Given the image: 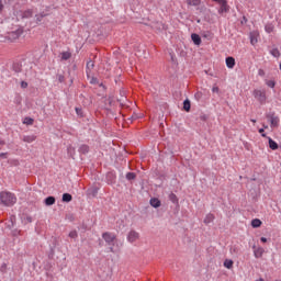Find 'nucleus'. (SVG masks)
Returning a JSON list of instances; mask_svg holds the SVG:
<instances>
[{
    "label": "nucleus",
    "mask_w": 281,
    "mask_h": 281,
    "mask_svg": "<svg viewBox=\"0 0 281 281\" xmlns=\"http://www.w3.org/2000/svg\"><path fill=\"white\" fill-rule=\"evenodd\" d=\"M250 43H251V45H256V43H258V33L257 32L250 33Z\"/></svg>",
    "instance_id": "nucleus-16"
},
{
    "label": "nucleus",
    "mask_w": 281,
    "mask_h": 281,
    "mask_svg": "<svg viewBox=\"0 0 281 281\" xmlns=\"http://www.w3.org/2000/svg\"><path fill=\"white\" fill-rule=\"evenodd\" d=\"M191 40L193 41L194 45H201V36H199V34L193 33L191 35Z\"/></svg>",
    "instance_id": "nucleus-14"
},
{
    "label": "nucleus",
    "mask_w": 281,
    "mask_h": 281,
    "mask_svg": "<svg viewBox=\"0 0 281 281\" xmlns=\"http://www.w3.org/2000/svg\"><path fill=\"white\" fill-rule=\"evenodd\" d=\"M190 106H191L190 100H184V102H183L184 111L190 112Z\"/></svg>",
    "instance_id": "nucleus-25"
},
{
    "label": "nucleus",
    "mask_w": 281,
    "mask_h": 281,
    "mask_svg": "<svg viewBox=\"0 0 281 281\" xmlns=\"http://www.w3.org/2000/svg\"><path fill=\"white\" fill-rule=\"evenodd\" d=\"M102 238L108 245H113V243H115L116 236L113 233L106 232L102 234Z\"/></svg>",
    "instance_id": "nucleus-5"
},
{
    "label": "nucleus",
    "mask_w": 281,
    "mask_h": 281,
    "mask_svg": "<svg viewBox=\"0 0 281 281\" xmlns=\"http://www.w3.org/2000/svg\"><path fill=\"white\" fill-rule=\"evenodd\" d=\"M45 205H54L56 203V198L54 196H48L44 200Z\"/></svg>",
    "instance_id": "nucleus-17"
},
{
    "label": "nucleus",
    "mask_w": 281,
    "mask_h": 281,
    "mask_svg": "<svg viewBox=\"0 0 281 281\" xmlns=\"http://www.w3.org/2000/svg\"><path fill=\"white\" fill-rule=\"evenodd\" d=\"M259 133H260L261 137H267V134H265V128H260Z\"/></svg>",
    "instance_id": "nucleus-37"
},
{
    "label": "nucleus",
    "mask_w": 281,
    "mask_h": 281,
    "mask_svg": "<svg viewBox=\"0 0 281 281\" xmlns=\"http://www.w3.org/2000/svg\"><path fill=\"white\" fill-rule=\"evenodd\" d=\"M169 199H170V201H172V203H177V195L175 193H171L169 195Z\"/></svg>",
    "instance_id": "nucleus-29"
},
{
    "label": "nucleus",
    "mask_w": 281,
    "mask_h": 281,
    "mask_svg": "<svg viewBox=\"0 0 281 281\" xmlns=\"http://www.w3.org/2000/svg\"><path fill=\"white\" fill-rule=\"evenodd\" d=\"M24 124H29V125L34 124V119H25Z\"/></svg>",
    "instance_id": "nucleus-33"
},
{
    "label": "nucleus",
    "mask_w": 281,
    "mask_h": 281,
    "mask_svg": "<svg viewBox=\"0 0 281 281\" xmlns=\"http://www.w3.org/2000/svg\"><path fill=\"white\" fill-rule=\"evenodd\" d=\"M280 69H281V64H280Z\"/></svg>",
    "instance_id": "nucleus-50"
},
{
    "label": "nucleus",
    "mask_w": 281,
    "mask_h": 281,
    "mask_svg": "<svg viewBox=\"0 0 281 281\" xmlns=\"http://www.w3.org/2000/svg\"><path fill=\"white\" fill-rule=\"evenodd\" d=\"M267 139L269 144V148L271 150H278V143H276V140H273L271 137H267Z\"/></svg>",
    "instance_id": "nucleus-11"
},
{
    "label": "nucleus",
    "mask_w": 281,
    "mask_h": 281,
    "mask_svg": "<svg viewBox=\"0 0 281 281\" xmlns=\"http://www.w3.org/2000/svg\"><path fill=\"white\" fill-rule=\"evenodd\" d=\"M0 159H8V153H1Z\"/></svg>",
    "instance_id": "nucleus-34"
},
{
    "label": "nucleus",
    "mask_w": 281,
    "mask_h": 281,
    "mask_svg": "<svg viewBox=\"0 0 281 281\" xmlns=\"http://www.w3.org/2000/svg\"><path fill=\"white\" fill-rule=\"evenodd\" d=\"M110 251H112V252L114 251V250H113V247L110 248Z\"/></svg>",
    "instance_id": "nucleus-47"
},
{
    "label": "nucleus",
    "mask_w": 281,
    "mask_h": 281,
    "mask_svg": "<svg viewBox=\"0 0 281 281\" xmlns=\"http://www.w3.org/2000/svg\"><path fill=\"white\" fill-rule=\"evenodd\" d=\"M250 122H252V124H256V120L251 119Z\"/></svg>",
    "instance_id": "nucleus-45"
},
{
    "label": "nucleus",
    "mask_w": 281,
    "mask_h": 281,
    "mask_svg": "<svg viewBox=\"0 0 281 281\" xmlns=\"http://www.w3.org/2000/svg\"><path fill=\"white\" fill-rule=\"evenodd\" d=\"M27 223H32V216L26 217Z\"/></svg>",
    "instance_id": "nucleus-42"
},
{
    "label": "nucleus",
    "mask_w": 281,
    "mask_h": 281,
    "mask_svg": "<svg viewBox=\"0 0 281 281\" xmlns=\"http://www.w3.org/2000/svg\"><path fill=\"white\" fill-rule=\"evenodd\" d=\"M126 177H135V173L134 172H128V173H126Z\"/></svg>",
    "instance_id": "nucleus-41"
},
{
    "label": "nucleus",
    "mask_w": 281,
    "mask_h": 281,
    "mask_svg": "<svg viewBox=\"0 0 281 281\" xmlns=\"http://www.w3.org/2000/svg\"><path fill=\"white\" fill-rule=\"evenodd\" d=\"M224 267H225L226 269H233V268H234V260H232V259H225V261H224Z\"/></svg>",
    "instance_id": "nucleus-18"
},
{
    "label": "nucleus",
    "mask_w": 281,
    "mask_h": 281,
    "mask_svg": "<svg viewBox=\"0 0 281 281\" xmlns=\"http://www.w3.org/2000/svg\"><path fill=\"white\" fill-rule=\"evenodd\" d=\"M3 12V1L0 0V13Z\"/></svg>",
    "instance_id": "nucleus-39"
},
{
    "label": "nucleus",
    "mask_w": 281,
    "mask_h": 281,
    "mask_svg": "<svg viewBox=\"0 0 281 281\" xmlns=\"http://www.w3.org/2000/svg\"><path fill=\"white\" fill-rule=\"evenodd\" d=\"M188 5H201V0H187Z\"/></svg>",
    "instance_id": "nucleus-22"
},
{
    "label": "nucleus",
    "mask_w": 281,
    "mask_h": 281,
    "mask_svg": "<svg viewBox=\"0 0 281 281\" xmlns=\"http://www.w3.org/2000/svg\"><path fill=\"white\" fill-rule=\"evenodd\" d=\"M58 82H65V75H57Z\"/></svg>",
    "instance_id": "nucleus-30"
},
{
    "label": "nucleus",
    "mask_w": 281,
    "mask_h": 281,
    "mask_svg": "<svg viewBox=\"0 0 281 281\" xmlns=\"http://www.w3.org/2000/svg\"><path fill=\"white\" fill-rule=\"evenodd\" d=\"M263 128H269V126H267V125H263Z\"/></svg>",
    "instance_id": "nucleus-46"
},
{
    "label": "nucleus",
    "mask_w": 281,
    "mask_h": 281,
    "mask_svg": "<svg viewBox=\"0 0 281 281\" xmlns=\"http://www.w3.org/2000/svg\"><path fill=\"white\" fill-rule=\"evenodd\" d=\"M80 109H78V108H76V113H77V115H80Z\"/></svg>",
    "instance_id": "nucleus-44"
},
{
    "label": "nucleus",
    "mask_w": 281,
    "mask_h": 281,
    "mask_svg": "<svg viewBox=\"0 0 281 281\" xmlns=\"http://www.w3.org/2000/svg\"><path fill=\"white\" fill-rule=\"evenodd\" d=\"M151 207H161V201L157 198H151L149 201Z\"/></svg>",
    "instance_id": "nucleus-12"
},
{
    "label": "nucleus",
    "mask_w": 281,
    "mask_h": 281,
    "mask_svg": "<svg viewBox=\"0 0 281 281\" xmlns=\"http://www.w3.org/2000/svg\"><path fill=\"white\" fill-rule=\"evenodd\" d=\"M260 240H261V243H267V238L266 237H261Z\"/></svg>",
    "instance_id": "nucleus-43"
},
{
    "label": "nucleus",
    "mask_w": 281,
    "mask_h": 281,
    "mask_svg": "<svg viewBox=\"0 0 281 281\" xmlns=\"http://www.w3.org/2000/svg\"><path fill=\"white\" fill-rule=\"evenodd\" d=\"M252 95L258 100V102H260V104H265V102H267V91L265 90L256 89L254 90Z\"/></svg>",
    "instance_id": "nucleus-2"
},
{
    "label": "nucleus",
    "mask_w": 281,
    "mask_h": 281,
    "mask_svg": "<svg viewBox=\"0 0 281 281\" xmlns=\"http://www.w3.org/2000/svg\"><path fill=\"white\" fill-rule=\"evenodd\" d=\"M100 191V186H93L90 189H88L87 194L88 196H92L95 199L98 196V192Z\"/></svg>",
    "instance_id": "nucleus-7"
},
{
    "label": "nucleus",
    "mask_w": 281,
    "mask_h": 281,
    "mask_svg": "<svg viewBox=\"0 0 281 281\" xmlns=\"http://www.w3.org/2000/svg\"><path fill=\"white\" fill-rule=\"evenodd\" d=\"M21 88L22 89H27V82L26 81H22L21 82Z\"/></svg>",
    "instance_id": "nucleus-36"
},
{
    "label": "nucleus",
    "mask_w": 281,
    "mask_h": 281,
    "mask_svg": "<svg viewBox=\"0 0 281 281\" xmlns=\"http://www.w3.org/2000/svg\"><path fill=\"white\" fill-rule=\"evenodd\" d=\"M262 225V221H260L259 218H255L251 221V227L254 228H258Z\"/></svg>",
    "instance_id": "nucleus-20"
},
{
    "label": "nucleus",
    "mask_w": 281,
    "mask_h": 281,
    "mask_svg": "<svg viewBox=\"0 0 281 281\" xmlns=\"http://www.w3.org/2000/svg\"><path fill=\"white\" fill-rule=\"evenodd\" d=\"M87 69H93V61H89L87 64Z\"/></svg>",
    "instance_id": "nucleus-35"
},
{
    "label": "nucleus",
    "mask_w": 281,
    "mask_h": 281,
    "mask_svg": "<svg viewBox=\"0 0 281 281\" xmlns=\"http://www.w3.org/2000/svg\"><path fill=\"white\" fill-rule=\"evenodd\" d=\"M266 85H267L268 87H270V89H273V88L276 87V81L269 80V81L266 82Z\"/></svg>",
    "instance_id": "nucleus-28"
},
{
    "label": "nucleus",
    "mask_w": 281,
    "mask_h": 281,
    "mask_svg": "<svg viewBox=\"0 0 281 281\" xmlns=\"http://www.w3.org/2000/svg\"><path fill=\"white\" fill-rule=\"evenodd\" d=\"M81 153H89V146L83 145L80 147Z\"/></svg>",
    "instance_id": "nucleus-31"
},
{
    "label": "nucleus",
    "mask_w": 281,
    "mask_h": 281,
    "mask_svg": "<svg viewBox=\"0 0 281 281\" xmlns=\"http://www.w3.org/2000/svg\"><path fill=\"white\" fill-rule=\"evenodd\" d=\"M108 183H113V182H111V181L108 180Z\"/></svg>",
    "instance_id": "nucleus-48"
},
{
    "label": "nucleus",
    "mask_w": 281,
    "mask_h": 281,
    "mask_svg": "<svg viewBox=\"0 0 281 281\" xmlns=\"http://www.w3.org/2000/svg\"><path fill=\"white\" fill-rule=\"evenodd\" d=\"M273 30H276V26L272 23L266 24L265 31L267 32V34H271V32H273Z\"/></svg>",
    "instance_id": "nucleus-19"
},
{
    "label": "nucleus",
    "mask_w": 281,
    "mask_h": 281,
    "mask_svg": "<svg viewBox=\"0 0 281 281\" xmlns=\"http://www.w3.org/2000/svg\"><path fill=\"white\" fill-rule=\"evenodd\" d=\"M22 139L26 144H32V142H36V136L35 135H26V136H23Z\"/></svg>",
    "instance_id": "nucleus-13"
},
{
    "label": "nucleus",
    "mask_w": 281,
    "mask_h": 281,
    "mask_svg": "<svg viewBox=\"0 0 281 281\" xmlns=\"http://www.w3.org/2000/svg\"><path fill=\"white\" fill-rule=\"evenodd\" d=\"M213 221H214V214L212 213L206 214V216L204 217L205 225H210V223H212Z\"/></svg>",
    "instance_id": "nucleus-15"
},
{
    "label": "nucleus",
    "mask_w": 281,
    "mask_h": 281,
    "mask_svg": "<svg viewBox=\"0 0 281 281\" xmlns=\"http://www.w3.org/2000/svg\"><path fill=\"white\" fill-rule=\"evenodd\" d=\"M23 34V29L19 27L13 32L8 33L7 38L8 41L14 42L18 41V38H21Z\"/></svg>",
    "instance_id": "nucleus-4"
},
{
    "label": "nucleus",
    "mask_w": 281,
    "mask_h": 281,
    "mask_svg": "<svg viewBox=\"0 0 281 281\" xmlns=\"http://www.w3.org/2000/svg\"><path fill=\"white\" fill-rule=\"evenodd\" d=\"M68 236H69V238H78V232L71 231Z\"/></svg>",
    "instance_id": "nucleus-27"
},
{
    "label": "nucleus",
    "mask_w": 281,
    "mask_h": 281,
    "mask_svg": "<svg viewBox=\"0 0 281 281\" xmlns=\"http://www.w3.org/2000/svg\"><path fill=\"white\" fill-rule=\"evenodd\" d=\"M139 240V233L137 231H130L127 234V243H137Z\"/></svg>",
    "instance_id": "nucleus-6"
},
{
    "label": "nucleus",
    "mask_w": 281,
    "mask_h": 281,
    "mask_svg": "<svg viewBox=\"0 0 281 281\" xmlns=\"http://www.w3.org/2000/svg\"><path fill=\"white\" fill-rule=\"evenodd\" d=\"M266 117L269 120L271 128H278V126H280V117H278L274 113H269L266 115Z\"/></svg>",
    "instance_id": "nucleus-3"
},
{
    "label": "nucleus",
    "mask_w": 281,
    "mask_h": 281,
    "mask_svg": "<svg viewBox=\"0 0 281 281\" xmlns=\"http://www.w3.org/2000/svg\"><path fill=\"white\" fill-rule=\"evenodd\" d=\"M218 91H220L218 87L214 86V87L212 88V92H213V93H218Z\"/></svg>",
    "instance_id": "nucleus-38"
},
{
    "label": "nucleus",
    "mask_w": 281,
    "mask_h": 281,
    "mask_svg": "<svg viewBox=\"0 0 281 281\" xmlns=\"http://www.w3.org/2000/svg\"><path fill=\"white\" fill-rule=\"evenodd\" d=\"M71 194H69V193H64L63 194V201H64V203H69V202H71Z\"/></svg>",
    "instance_id": "nucleus-23"
},
{
    "label": "nucleus",
    "mask_w": 281,
    "mask_h": 281,
    "mask_svg": "<svg viewBox=\"0 0 281 281\" xmlns=\"http://www.w3.org/2000/svg\"><path fill=\"white\" fill-rule=\"evenodd\" d=\"M127 179H133V178L128 177Z\"/></svg>",
    "instance_id": "nucleus-49"
},
{
    "label": "nucleus",
    "mask_w": 281,
    "mask_h": 281,
    "mask_svg": "<svg viewBox=\"0 0 281 281\" xmlns=\"http://www.w3.org/2000/svg\"><path fill=\"white\" fill-rule=\"evenodd\" d=\"M0 201L5 207H12L16 203V195L12 192L3 191L0 193Z\"/></svg>",
    "instance_id": "nucleus-1"
},
{
    "label": "nucleus",
    "mask_w": 281,
    "mask_h": 281,
    "mask_svg": "<svg viewBox=\"0 0 281 281\" xmlns=\"http://www.w3.org/2000/svg\"><path fill=\"white\" fill-rule=\"evenodd\" d=\"M220 14H223V12H229V5H227V0H224L222 3H220Z\"/></svg>",
    "instance_id": "nucleus-10"
},
{
    "label": "nucleus",
    "mask_w": 281,
    "mask_h": 281,
    "mask_svg": "<svg viewBox=\"0 0 281 281\" xmlns=\"http://www.w3.org/2000/svg\"><path fill=\"white\" fill-rule=\"evenodd\" d=\"M270 54H271V56H273L274 58H280V49H278V48H272V49L270 50Z\"/></svg>",
    "instance_id": "nucleus-21"
},
{
    "label": "nucleus",
    "mask_w": 281,
    "mask_h": 281,
    "mask_svg": "<svg viewBox=\"0 0 281 281\" xmlns=\"http://www.w3.org/2000/svg\"><path fill=\"white\" fill-rule=\"evenodd\" d=\"M32 14H33L32 10H27V11L24 12V16H25L26 19L30 18V16H32Z\"/></svg>",
    "instance_id": "nucleus-32"
},
{
    "label": "nucleus",
    "mask_w": 281,
    "mask_h": 281,
    "mask_svg": "<svg viewBox=\"0 0 281 281\" xmlns=\"http://www.w3.org/2000/svg\"><path fill=\"white\" fill-rule=\"evenodd\" d=\"M71 58V54L69 52L61 53V60H69Z\"/></svg>",
    "instance_id": "nucleus-24"
},
{
    "label": "nucleus",
    "mask_w": 281,
    "mask_h": 281,
    "mask_svg": "<svg viewBox=\"0 0 281 281\" xmlns=\"http://www.w3.org/2000/svg\"><path fill=\"white\" fill-rule=\"evenodd\" d=\"M226 67L228 69H234V67H236V59H234V57H227L226 58Z\"/></svg>",
    "instance_id": "nucleus-9"
},
{
    "label": "nucleus",
    "mask_w": 281,
    "mask_h": 281,
    "mask_svg": "<svg viewBox=\"0 0 281 281\" xmlns=\"http://www.w3.org/2000/svg\"><path fill=\"white\" fill-rule=\"evenodd\" d=\"M252 249H254V256L255 258H262L263 254H265V248L262 247H256V246H252Z\"/></svg>",
    "instance_id": "nucleus-8"
},
{
    "label": "nucleus",
    "mask_w": 281,
    "mask_h": 281,
    "mask_svg": "<svg viewBox=\"0 0 281 281\" xmlns=\"http://www.w3.org/2000/svg\"><path fill=\"white\" fill-rule=\"evenodd\" d=\"M0 146H5V140L0 138Z\"/></svg>",
    "instance_id": "nucleus-40"
},
{
    "label": "nucleus",
    "mask_w": 281,
    "mask_h": 281,
    "mask_svg": "<svg viewBox=\"0 0 281 281\" xmlns=\"http://www.w3.org/2000/svg\"><path fill=\"white\" fill-rule=\"evenodd\" d=\"M0 272L1 273H8V263H2L0 266Z\"/></svg>",
    "instance_id": "nucleus-26"
}]
</instances>
